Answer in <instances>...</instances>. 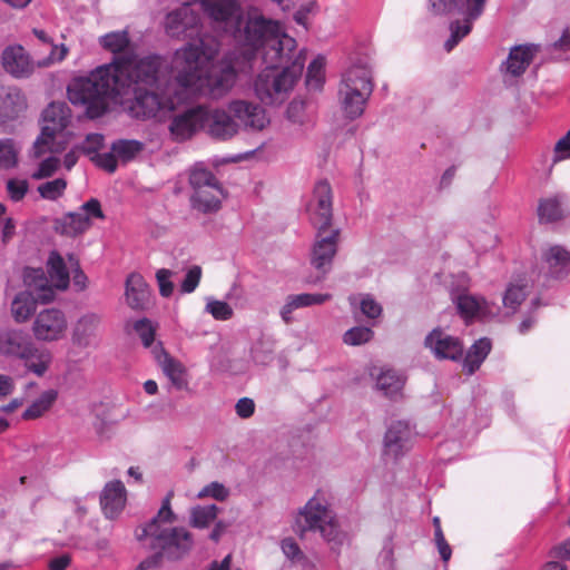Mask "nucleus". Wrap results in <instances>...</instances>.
<instances>
[{"mask_svg": "<svg viewBox=\"0 0 570 570\" xmlns=\"http://www.w3.org/2000/svg\"><path fill=\"white\" fill-rule=\"evenodd\" d=\"M244 37L249 43L250 63L256 52H261L266 65L253 80L255 97L268 106L284 102L301 78L305 62L302 53H296V40L281 24L268 26L261 19L249 21Z\"/></svg>", "mask_w": 570, "mask_h": 570, "instance_id": "nucleus-1", "label": "nucleus"}, {"mask_svg": "<svg viewBox=\"0 0 570 570\" xmlns=\"http://www.w3.org/2000/svg\"><path fill=\"white\" fill-rule=\"evenodd\" d=\"M219 49L220 43L215 37H204L199 45L187 43L176 51L173 63L177 83L184 88L187 100L196 91L215 99L222 98L233 89L238 73H247L253 69L248 47H239L219 62L213 63Z\"/></svg>", "mask_w": 570, "mask_h": 570, "instance_id": "nucleus-2", "label": "nucleus"}, {"mask_svg": "<svg viewBox=\"0 0 570 570\" xmlns=\"http://www.w3.org/2000/svg\"><path fill=\"white\" fill-rule=\"evenodd\" d=\"M158 63L156 58L116 59L87 76L73 78L67 87L68 99L72 105L83 107L89 118H99L108 110L110 99L120 96L132 83L155 81Z\"/></svg>", "mask_w": 570, "mask_h": 570, "instance_id": "nucleus-3", "label": "nucleus"}, {"mask_svg": "<svg viewBox=\"0 0 570 570\" xmlns=\"http://www.w3.org/2000/svg\"><path fill=\"white\" fill-rule=\"evenodd\" d=\"M174 491H169L161 502L157 514L145 525L136 530V538L150 549L158 550L168 559H179L193 546L189 531L184 528L166 529L164 525L173 523L176 514L171 510Z\"/></svg>", "mask_w": 570, "mask_h": 570, "instance_id": "nucleus-4", "label": "nucleus"}, {"mask_svg": "<svg viewBox=\"0 0 570 570\" xmlns=\"http://www.w3.org/2000/svg\"><path fill=\"white\" fill-rule=\"evenodd\" d=\"M146 58H156L159 61L155 81L150 83H132L126 91L121 92L120 96L127 95L130 91L134 92L135 99L130 106V112L134 117L142 119L158 118L163 120L179 110L180 107L187 102V94L184 88L177 83V75L174 80L167 82L160 95L148 91V87H153L159 82L166 63L159 56H147Z\"/></svg>", "mask_w": 570, "mask_h": 570, "instance_id": "nucleus-5", "label": "nucleus"}, {"mask_svg": "<svg viewBox=\"0 0 570 570\" xmlns=\"http://www.w3.org/2000/svg\"><path fill=\"white\" fill-rule=\"evenodd\" d=\"M372 91L370 67L365 63L351 66L343 73L338 88V104L343 115L351 120L361 117Z\"/></svg>", "mask_w": 570, "mask_h": 570, "instance_id": "nucleus-6", "label": "nucleus"}, {"mask_svg": "<svg viewBox=\"0 0 570 570\" xmlns=\"http://www.w3.org/2000/svg\"><path fill=\"white\" fill-rule=\"evenodd\" d=\"M296 523L302 532L318 531L328 543L338 546L343 542L344 534L340 529L335 513L330 508V502L324 491H316L306 502L299 510Z\"/></svg>", "mask_w": 570, "mask_h": 570, "instance_id": "nucleus-7", "label": "nucleus"}, {"mask_svg": "<svg viewBox=\"0 0 570 570\" xmlns=\"http://www.w3.org/2000/svg\"><path fill=\"white\" fill-rule=\"evenodd\" d=\"M202 8L216 27L234 37L239 47H249L244 37L249 21L261 19L268 26L279 24L276 21L265 19L257 12L249 13L246 20H243L242 9L236 0H203Z\"/></svg>", "mask_w": 570, "mask_h": 570, "instance_id": "nucleus-8", "label": "nucleus"}, {"mask_svg": "<svg viewBox=\"0 0 570 570\" xmlns=\"http://www.w3.org/2000/svg\"><path fill=\"white\" fill-rule=\"evenodd\" d=\"M43 126L33 149L37 157L47 151L61 153L65 149V130L71 122V110L66 102L53 101L42 112Z\"/></svg>", "mask_w": 570, "mask_h": 570, "instance_id": "nucleus-9", "label": "nucleus"}, {"mask_svg": "<svg viewBox=\"0 0 570 570\" xmlns=\"http://www.w3.org/2000/svg\"><path fill=\"white\" fill-rule=\"evenodd\" d=\"M28 291L19 293L11 304V312L19 323L26 322L36 309V303H49L55 298V292L48 285V278L42 269H29L24 275Z\"/></svg>", "mask_w": 570, "mask_h": 570, "instance_id": "nucleus-10", "label": "nucleus"}, {"mask_svg": "<svg viewBox=\"0 0 570 570\" xmlns=\"http://www.w3.org/2000/svg\"><path fill=\"white\" fill-rule=\"evenodd\" d=\"M487 0H430L431 9L436 14L450 12L458 8L459 13L464 16V22L454 21L450 24L451 36L444 43L446 51H451L472 29V22L484 11Z\"/></svg>", "mask_w": 570, "mask_h": 570, "instance_id": "nucleus-11", "label": "nucleus"}, {"mask_svg": "<svg viewBox=\"0 0 570 570\" xmlns=\"http://www.w3.org/2000/svg\"><path fill=\"white\" fill-rule=\"evenodd\" d=\"M193 188L190 205L203 214H213L220 209L225 198L223 187L214 174L205 168L195 167L189 175Z\"/></svg>", "mask_w": 570, "mask_h": 570, "instance_id": "nucleus-12", "label": "nucleus"}, {"mask_svg": "<svg viewBox=\"0 0 570 570\" xmlns=\"http://www.w3.org/2000/svg\"><path fill=\"white\" fill-rule=\"evenodd\" d=\"M164 29L167 36L179 40L194 39L199 40L207 35L202 33V18L199 13L191 7L181 4L179 8L168 12L164 20Z\"/></svg>", "mask_w": 570, "mask_h": 570, "instance_id": "nucleus-13", "label": "nucleus"}, {"mask_svg": "<svg viewBox=\"0 0 570 570\" xmlns=\"http://www.w3.org/2000/svg\"><path fill=\"white\" fill-rule=\"evenodd\" d=\"M340 229L333 228L327 233V229L317 230L316 240L312 248L311 265L316 271V277L311 281L316 283L322 281L330 272L333 258L337 252Z\"/></svg>", "mask_w": 570, "mask_h": 570, "instance_id": "nucleus-14", "label": "nucleus"}, {"mask_svg": "<svg viewBox=\"0 0 570 570\" xmlns=\"http://www.w3.org/2000/svg\"><path fill=\"white\" fill-rule=\"evenodd\" d=\"M228 107L235 117L238 132L240 130L258 132L271 122L266 109L261 104L246 99H234L228 102Z\"/></svg>", "mask_w": 570, "mask_h": 570, "instance_id": "nucleus-15", "label": "nucleus"}, {"mask_svg": "<svg viewBox=\"0 0 570 570\" xmlns=\"http://www.w3.org/2000/svg\"><path fill=\"white\" fill-rule=\"evenodd\" d=\"M462 284L461 289H451V298L465 321L483 320L495 315L494 306L487 302L482 296L468 293V278L465 274L459 276Z\"/></svg>", "mask_w": 570, "mask_h": 570, "instance_id": "nucleus-16", "label": "nucleus"}, {"mask_svg": "<svg viewBox=\"0 0 570 570\" xmlns=\"http://www.w3.org/2000/svg\"><path fill=\"white\" fill-rule=\"evenodd\" d=\"M67 330V316L56 307L40 311L32 323L33 336L40 342H58L66 336Z\"/></svg>", "mask_w": 570, "mask_h": 570, "instance_id": "nucleus-17", "label": "nucleus"}, {"mask_svg": "<svg viewBox=\"0 0 570 570\" xmlns=\"http://www.w3.org/2000/svg\"><path fill=\"white\" fill-rule=\"evenodd\" d=\"M332 188L325 180L318 181L306 205L309 222L317 230L328 229L333 218Z\"/></svg>", "mask_w": 570, "mask_h": 570, "instance_id": "nucleus-18", "label": "nucleus"}, {"mask_svg": "<svg viewBox=\"0 0 570 570\" xmlns=\"http://www.w3.org/2000/svg\"><path fill=\"white\" fill-rule=\"evenodd\" d=\"M169 132L174 140L185 141L190 139L198 130L204 129L206 119V106L187 108L176 115L171 114Z\"/></svg>", "mask_w": 570, "mask_h": 570, "instance_id": "nucleus-19", "label": "nucleus"}, {"mask_svg": "<svg viewBox=\"0 0 570 570\" xmlns=\"http://www.w3.org/2000/svg\"><path fill=\"white\" fill-rule=\"evenodd\" d=\"M28 102L23 91L14 86L0 89V132H7L11 124L27 110Z\"/></svg>", "mask_w": 570, "mask_h": 570, "instance_id": "nucleus-20", "label": "nucleus"}, {"mask_svg": "<svg viewBox=\"0 0 570 570\" xmlns=\"http://www.w3.org/2000/svg\"><path fill=\"white\" fill-rule=\"evenodd\" d=\"M235 117L226 108H212L206 106V119L204 120V129L207 134L217 140H228L238 134Z\"/></svg>", "mask_w": 570, "mask_h": 570, "instance_id": "nucleus-21", "label": "nucleus"}, {"mask_svg": "<svg viewBox=\"0 0 570 570\" xmlns=\"http://www.w3.org/2000/svg\"><path fill=\"white\" fill-rule=\"evenodd\" d=\"M1 65L6 72L17 79L30 77L38 67L20 45H11L3 49Z\"/></svg>", "mask_w": 570, "mask_h": 570, "instance_id": "nucleus-22", "label": "nucleus"}, {"mask_svg": "<svg viewBox=\"0 0 570 570\" xmlns=\"http://www.w3.org/2000/svg\"><path fill=\"white\" fill-rule=\"evenodd\" d=\"M101 316L87 312L79 316L71 328V343L78 348H88L98 343Z\"/></svg>", "mask_w": 570, "mask_h": 570, "instance_id": "nucleus-23", "label": "nucleus"}, {"mask_svg": "<svg viewBox=\"0 0 570 570\" xmlns=\"http://www.w3.org/2000/svg\"><path fill=\"white\" fill-rule=\"evenodd\" d=\"M424 344L440 360L458 361L463 355L462 342L441 328H434L425 337Z\"/></svg>", "mask_w": 570, "mask_h": 570, "instance_id": "nucleus-24", "label": "nucleus"}, {"mask_svg": "<svg viewBox=\"0 0 570 570\" xmlns=\"http://www.w3.org/2000/svg\"><path fill=\"white\" fill-rule=\"evenodd\" d=\"M31 338L20 330L0 331V355L21 360L30 352Z\"/></svg>", "mask_w": 570, "mask_h": 570, "instance_id": "nucleus-25", "label": "nucleus"}, {"mask_svg": "<svg viewBox=\"0 0 570 570\" xmlns=\"http://www.w3.org/2000/svg\"><path fill=\"white\" fill-rule=\"evenodd\" d=\"M126 501L127 492L121 481H110L105 485L100 495V504L108 519L117 518L124 510Z\"/></svg>", "mask_w": 570, "mask_h": 570, "instance_id": "nucleus-26", "label": "nucleus"}, {"mask_svg": "<svg viewBox=\"0 0 570 570\" xmlns=\"http://www.w3.org/2000/svg\"><path fill=\"white\" fill-rule=\"evenodd\" d=\"M538 51L539 46L535 45H520L513 47L503 63L505 72L513 77L522 75L530 66Z\"/></svg>", "mask_w": 570, "mask_h": 570, "instance_id": "nucleus-27", "label": "nucleus"}, {"mask_svg": "<svg viewBox=\"0 0 570 570\" xmlns=\"http://www.w3.org/2000/svg\"><path fill=\"white\" fill-rule=\"evenodd\" d=\"M126 302L132 309H145L150 301V289L140 274L132 273L126 281Z\"/></svg>", "mask_w": 570, "mask_h": 570, "instance_id": "nucleus-28", "label": "nucleus"}, {"mask_svg": "<svg viewBox=\"0 0 570 570\" xmlns=\"http://www.w3.org/2000/svg\"><path fill=\"white\" fill-rule=\"evenodd\" d=\"M412 431L406 422L397 421L392 423L384 438V445L387 453L394 456L400 455L407 449Z\"/></svg>", "mask_w": 570, "mask_h": 570, "instance_id": "nucleus-29", "label": "nucleus"}, {"mask_svg": "<svg viewBox=\"0 0 570 570\" xmlns=\"http://www.w3.org/2000/svg\"><path fill=\"white\" fill-rule=\"evenodd\" d=\"M332 298L331 294H311V293H302L297 295L287 296L285 304L281 308V317L286 323L289 324L292 322V313L295 309L307 307L312 305H321Z\"/></svg>", "mask_w": 570, "mask_h": 570, "instance_id": "nucleus-30", "label": "nucleus"}, {"mask_svg": "<svg viewBox=\"0 0 570 570\" xmlns=\"http://www.w3.org/2000/svg\"><path fill=\"white\" fill-rule=\"evenodd\" d=\"M47 271L49 274L48 285L53 292L63 291L70 282L69 271L62 256L57 252H51L47 261Z\"/></svg>", "mask_w": 570, "mask_h": 570, "instance_id": "nucleus-31", "label": "nucleus"}, {"mask_svg": "<svg viewBox=\"0 0 570 570\" xmlns=\"http://www.w3.org/2000/svg\"><path fill=\"white\" fill-rule=\"evenodd\" d=\"M99 43L104 49L112 52L114 55L124 53L120 57H116L112 60V62L116 59H120V58H130V59H136V60L146 58V57L139 58L138 56L132 55L131 52L128 51L129 46H130V39H129L128 32L126 30L112 31V32L106 33L99 38Z\"/></svg>", "mask_w": 570, "mask_h": 570, "instance_id": "nucleus-32", "label": "nucleus"}, {"mask_svg": "<svg viewBox=\"0 0 570 570\" xmlns=\"http://www.w3.org/2000/svg\"><path fill=\"white\" fill-rule=\"evenodd\" d=\"M158 363L165 375L177 390L187 389L188 380L186 368L179 361L163 352L158 357Z\"/></svg>", "mask_w": 570, "mask_h": 570, "instance_id": "nucleus-33", "label": "nucleus"}, {"mask_svg": "<svg viewBox=\"0 0 570 570\" xmlns=\"http://www.w3.org/2000/svg\"><path fill=\"white\" fill-rule=\"evenodd\" d=\"M26 354L27 355L21 358L24 362L26 368L37 376L45 375L52 362L51 352L47 348H39L32 343L30 352Z\"/></svg>", "mask_w": 570, "mask_h": 570, "instance_id": "nucleus-34", "label": "nucleus"}, {"mask_svg": "<svg viewBox=\"0 0 570 570\" xmlns=\"http://www.w3.org/2000/svg\"><path fill=\"white\" fill-rule=\"evenodd\" d=\"M492 347L491 341L487 337L478 340L468 351L463 360V370L466 374H473L487 358Z\"/></svg>", "mask_w": 570, "mask_h": 570, "instance_id": "nucleus-35", "label": "nucleus"}, {"mask_svg": "<svg viewBox=\"0 0 570 570\" xmlns=\"http://www.w3.org/2000/svg\"><path fill=\"white\" fill-rule=\"evenodd\" d=\"M90 227V222L88 216L85 214L76 212L69 213L65 215L61 219L57 222L56 229L66 236H77Z\"/></svg>", "mask_w": 570, "mask_h": 570, "instance_id": "nucleus-36", "label": "nucleus"}, {"mask_svg": "<svg viewBox=\"0 0 570 570\" xmlns=\"http://www.w3.org/2000/svg\"><path fill=\"white\" fill-rule=\"evenodd\" d=\"M551 276L559 277L569 269L570 254L561 246H552L544 254Z\"/></svg>", "mask_w": 570, "mask_h": 570, "instance_id": "nucleus-37", "label": "nucleus"}, {"mask_svg": "<svg viewBox=\"0 0 570 570\" xmlns=\"http://www.w3.org/2000/svg\"><path fill=\"white\" fill-rule=\"evenodd\" d=\"M404 386V377L394 370H384L376 379V387L384 395L396 397Z\"/></svg>", "mask_w": 570, "mask_h": 570, "instance_id": "nucleus-38", "label": "nucleus"}, {"mask_svg": "<svg viewBox=\"0 0 570 570\" xmlns=\"http://www.w3.org/2000/svg\"><path fill=\"white\" fill-rule=\"evenodd\" d=\"M564 214V196H553L542 199L538 207L541 222L550 223L560 219Z\"/></svg>", "mask_w": 570, "mask_h": 570, "instance_id": "nucleus-39", "label": "nucleus"}, {"mask_svg": "<svg viewBox=\"0 0 570 570\" xmlns=\"http://www.w3.org/2000/svg\"><path fill=\"white\" fill-rule=\"evenodd\" d=\"M58 397L56 390H47L40 394L23 412L24 420H36L47 413L55 404Z\"/></svg>", "mask_w": 570, "mask_h": 570, "instance_id": "nucleus-40", "label": "nucleus"}, {"mask_svg": "<svg viewBox=\"0 0 570 570\" xmlns=\"http://www.w3.org/2000/svg\"><path fill=\"white\" fill-rule=\"evenodd\" d=\"M218 511L215 504L196 505L190 510V524L194 528H206L216 519Z\"/></svg>", "mask_w": 570, "mask_h": 570, "instance_id": "nucleus-41", "label": "nucleus"}, {"mask_svg": "<svg viewBox=\"0 0 570 570\" xmlns=\"http://www.w3.org/2000/svg\"><path fill=\"white\" fill-rule=\"evenodd\" d=\"M348 299L351 305H357L361 313L367 318H376L382 313V306L370 294L353 295Z\"/></svg>", "mask_w": 570, "mask_h": 570, "instance_id": "nucleus-42", "label": "nucleus"}, {"mask_svg": "<svg viewBox=\"0 0 570 570\" xmlns=\"http://www.w3.org/2000/svg\"><path fill=\"white\" fill-rule=\"evenodd\" d=\"M111 150L118 159L127 163L144 150V144L138 140H118L112 144Z\"/></svg>", "mask_w": 570, "mask_h": 570, "instance_id": "nucleus-43", "label": "nucleus"}, {"mask_svg": "<svg viewBox=\"0 0 570 570\" xmlns=\"http://www.w3.org/2000/svg\"><path fill=\"white\" fill-rule=\"evenodd\" d=\"M325 60L323 57L315 58L307 68L306 85L309 89L318 90L324 82Z\"/></svg>", "mask_w": 570, "mask_h": 570, "instance_id": "nucleus-44", "label": "nucleus"}, {"mask_svg": "<svg viewBox=\"0 0 570 570\" xmlns=\"http://www.w3.org/2000/svg\"><path fill=\"white\" fill-rule=\"evenodd\" d=\"M66 188V179L56 178L53 180L39 185L37 190L43 199L53 202L59 199L65 194Z\"/></svg>", "mask_w": 570, "mask_h": 570, "instance_id": "nucleus-45", "label": "nucleus"}, {"mask_svg": "<svg viewBox=\"0 0 570 570\" xmlns=\"http://www.w3.org/2000/svg\"><path fill=\"white\" fill-rule=\"evenodd\" d=\"M373 331L365 326H355L347 330L343 335L346 345L357 346L370 342L373 338Z\"/></svg>", "mask_w": 570, "mask_h": 570, "instance_id": "nucleus-46", "label": "nucleus"}, {"mask_svg": "<svg viewBox=\"0 0 570 570\" xmlns=\"http://www.w3.org/2000/svg\"><path fill=\"white\" fill-rule=\"evenodd\" d=\"M18 151L11 139H0V168H12L17 165Z\"/></svg>", "mask_w": 570, "mask_h": 570, "instance_id": "nucleus-47", "label": "nucleus"}, {"mask_svg": "<svg viewBox=\"0 0 570 570\" xmlns=\"http://www.w3.org/2000/svg\"><path fill=\"white\" fill-rule=\"evenodd\" d=\"M527 296L525 289L520 285H510L503 296V304L514 312Z\"/></svg>", "mask_w": 570, "mask_h": 570, "instance_id": "nucleus-48", "label": "nucleus"}, {"mask_svg": "<svg viewBox=\"0 0 570 570\" xmlns=\"http://www.w3.org/2000/svg\"><path fill=\"white\" fill-rule=\"evenodd\" d=\"M60 166V160L56 156H49L40 161L38 169L31 174L36 180L49 178L55 175Z\"/></svg>", "mask_w": 570, "mask_h": 570, "instance_id": "nucleus-49", "label": "nucleus"}, {"mask_svg": "<svg viewBox=\"0 0 570 570\" xmlns=\"http://www.w3.org/2000/svg\"><path fill=\"white\" fill-rule=\"evenodd\" d=\"M206 311L218 321H227L233 316V308L224 301L208 299Z\"/></svg>", "mask_w": 570, "mask_h": 570, "instance_id": "nucleus-50", "label": "nucleus"}, {"mask_svg": "<svg viewBox=\"0 0 570 570\" xmlns=\"http://www.w3.org/2000/svg\"><path fill=\"white\" fill-rule=\"evenodd\" d=\"M29 190L27 179L11 178L7 181V193L11 200L20 202Z\"/></svg>", "mask_w": 570, "mask_h": 570, "instance_id": "nucleus-51", "label": "nucleus"}, {"mask_svg": "<svg viewBox=\"0 0 570 570\" xmlns=\"http://www.w3.org/2000/svg\"><path fill=\"white\" fill-rule=\"evenodd\" d=\"M135 331L138 333L146 347H149L155 340V327L147 318L139 320L134 325Z\"/></svg>", "mask_w": 570, "mask_h": 570, "instance_id": "nucleus-52", "label": "nucleus"}, {"mask_svg": "<svg viewBox=\"0 0 570 570\" xmlns=\"http://www.w3.org/2000/svg\"><path fill=\"white\" fill-rule=\"evenodd\" d=\"M227 497L228 490L218 482L207 484L197 494L198 499L213 498L218 501H224Z\"/></svg>", "mask_w": 570, "mask_h": 570, "instance_id": "nucleus-53", "label": "nucleus"}, {"mask_svg": "<svg viewBox=\"0 0 570 570\" xmlns=\"http://www.w3.org/2000/svg\"><path fill=\"white\" fill-rule=\"evenodd\" d=\"M104 144V136L100 134H90L86 137L82 144L79 146V149L88 155L95 157L97 151L101 148Z\"/></svg>", "mask_w": 570, "mask_h": 570, "instance_id": "nucleus-54", "label": "nucleus"}, {"mask_svg": "<svg viewBox=\"0 0 570 570\" xmlns=\"http://www.w3.org/2000/svg\"><path fill=\"white\" fill-rule=\"evenodd\" d=\"M68 51L69 50L65 45H60V46L52 45L50 55L47 58L38 61L37 66L39 68H45V67H49L51 65L61 62L67 57Z\"/></svg>", "mask_w": 570, "mask_h": 570, "instance_id": "nucleus-55", "label": "nucleus"}, {"mask_svg": "<svg viewBox=\"0 0 570 570\" xmlns=\"http://www.w3.org/2000/svg\"><path fill=\"white\" fill-rule=\"evenodd\" d=\"M200 277H202V268L199 266H193L186 273L185 278L180 285V291L183 293L194 292L199 284Z\"/></svg>", "mask_w": 570, "mask_h": 570, "instance_id": "nucleus-56", "label": "nucleus"}, {"mask_svg": "<svg viewBox=\"0 0 570 570\" xmlns=\"http://www.w3.org/2000/svg\"><path fill=\"white\" fill-rule=\"evenodd\" d=\"M570 158V130L559 139L553 149V163Z\"/></svg>", "mask_w": 570, "mask_h": 570, "instance_id": "nucleus-57", "label": "nucleus"}, {"mask_svg": "<svg viewBox=\"0 0 570 570\" xmlns=\"http://www.w3.org/2000/svg\"><path fill=\"white\" fill-rule=\"evenodd\" d=\"M171 272L161 268L156 273V278L159 285V292L164 297H168L174 292V284L170 282Z\"/></svg>", "mask_w": 570, "mask_h": 570, "instance_id": "nucleus-58", "label": "nucleus"}, {"mask_svg": "<svg viewBox=\"0 0 570 570\" xmlns=\"http://www.w3.org/2000/svg\"><path fill=\"white\" fill-rule=\"evenodd\" d=\"M79 213H82V214H85V216H88L89 220H90V218H100V219H102L105 217L104 213L101 210L100 203L96 198H91L88 202H86L80 207V212Z\"/></svg>", "mask_w": 570, "mask_h": 570, "instance_id": "nucleus-59", "label": "nucleus"}, {"mask_svg": "<svg viewBox=\"0 0 570 570\" xmlns=\"http://www.w3.org/2000/svg\"><path fill=\"white\" fill-rule=\"evenodd\" d=\"M96 164L109 173H114L117 168V156L111 151L107 154H98L95 157Z\"/></svg>", "mask_w": 570, "mask_h": 570, "instance_id": "nucleus-60", "label": "nucleus"}, {"mask_svg": "<svg viewBox=\"0 0 570 570\" xmlns=\"http://www.w3.org/2000/svg\"><path fill=\"white\" fill-rule=\"evenodd\" d=\"M434 542L438 548V551L440 553L441 559L444 562H448L451 559L452 556V549L448 541L445 540L443 531H438V533H434Z\"/></svg>", "mask_w": 570, "mask_h": 570, "instance_id": "nucleus-61", "label": "nucleus"}, {"mask_svg": "<svg viewBox=\"0 0 570 570\" xmlns=\"http://www.w3.org/2000/svg\"><path fill=\"white\" fill-rule=\"evenodd\" d=\"M235 410L238 416L248 419L254 414L255 403L252 399L243 397L237 401Z\"/></svg>", "mask_w": 570, "mask_h": 570, "instance_id": "nucleus-62", "label": "nucleus"}, {"mask_svg": "<svg viewBox=\"0 0 570 570\" xmlns=\"http://www.w3.org/2000/svg\"><path fill=\"white\" fill-rule=\"evenodd\" d=\"M282 550L284 554L292 560H299L303 558L302 551L298 544L291 538L282 541Z\"/></svg>", "mask_w": 570, "mask_h": 570, "instance_id": "nucleus-63", "label": "nucleus"}, {"mask_svg": "<svg viewBox=\"0 0 570 570\" xmlns=\"http://www.w3.org/2000/svg\"><path fill=\"white\" fill-rule=\"evenodd\" d=\"M70 267L75 269L73 284L78 287V289H83L86 287V275L79 269L78 261L70 255L68 257Z\"/></svg>", "mask_w": 570, "mask_h": 570, "instance_id": "nucleus-64", "label": "nucleus"}]
</instances>
